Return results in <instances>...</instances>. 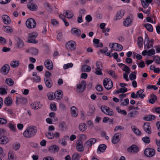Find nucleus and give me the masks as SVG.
<instances>
[{"label":"nucleus","mask_w":160,"mask_h":160,"mask_svg":"<svg viewBox=\"0 0 160 160\" xmlns=\"http://www.w3.org/2000/svg\"><path fill=\"white\" fill-rule=\"evenodd\" d=\"M66 46L68 49L74 51L76 49V43L74 41H70L68 42Z\"/></svg>","instance_id":"1a4fd4ad"},{"label":"nucleus","mask_w":160,"mask_h":160,"mask_svg":"<svg viewBox=\"0 0 160 160\" xmlns=\"http://www.w3.org/2000/svg\"><path fill=\"white\" fill-rule=\"evenodd\" d=\"M127 151L130 152H138L139 151L138 147L135 145H132L127 149Z\"/></svg>","instance_id":"ddd939ff"},{"label":"nucleus","mask_w":160,"mask_h":160,"mask_svg":"<svg viewBox=\"0 0 160 160\" xmlns=\"http://www.w3.org/2000/svg\"><path fill=\"white\" fill-rule=\"evenodd\" d=\"M46 68L49 70H51L53 69L52 63L50 59L46 60L44 62Z\"/></svg>","instance_id":"2eb2a0df"},{"label":"nucleus","mask_w":160,"mask_h":160,"mask_svg":"<svg viewBox=\"0 0 160 160\" xmlns=\"http://www.w3.org/2000/svg\"><path fill=\"white\" fill-rule=\"evenodd\" d=\"M111 44L112 45V46L111 47V48H112L115 51L119 52L121 51L123 49V47L121 45L117 43H110L109 44V46L110 47Z\"/></svg>","instance_id":"6e6552de"},{"label":"nucleus","mask_w":160,"mask_h":160,"mask_svg":"<svg viewBox=\"0 0 160 160\" xmlns=\"http://www.w3.org/2000/svg\"><path fill=\"white\" fill-rule=\"evenodd\" d=\"M142 6L144 8L148 7L149 4L152 2V0H141Z\"/></svg>","instance_id":"cd10ccee"},{"label":"nucleus","mask_w":160,"mask_h":160,"mask_svg":"<svg viewBox=\"0 0 160 160\" xmlns=\"http://www.w3.org/2000/svg\"><path fill=\"white\" fill-rule=\"evenodd\" d=\"M144 91V89H141L137 91L136 92V94L137 95V97H139L141 99L143 98L145 96V94L143 93Z\"/></svg>","instance_id":"4c0bfd02"},{"label":"nucleus","mask_w":160,"mask_h":160,"mask_svg":"<svg viewBox=\"0 0 160 160\" xmlns=\"http://www.w3.org/2000/svg\"><path fill=\"white\" fill-rule=\"evenodd\" d=\"M7 88V86L6 85H3L0 88V94L1 95L6 94L7 93L6 89Z\"/></svg>","instance_id":"72a5a7b5"},{"label":"nucleus","mask_w":160,"mask_h":160,"mask_svg":"<svg viewBox=\"0 0 160 160\" xmlns=\"http://www.w3.org/2000/svg\"><path fill=\"white\" fill-rule=\"evenodd\" d=\"M80 157L79 154L77 153L74 154L72 157V160H79L80 159Z\"/></svg>","instance_id":"5fc2aeb1"},{"label":"nucleus","mask_w":160,"mask_h":160,"mask_svg":"<svg viewBox=\"0 0 160 160\" xmlns=\"http://www.w3.org/2000/svg\"><path fill=\"white\" fill-rule=\"evenodd\" d=\"M71 114L72 117H76L78 115V114L76 113V111L77 109L75 106H72L71 108Z\"/></svg>","instance_id":"f704fd0d"},{"label":"nucleus","mask_w":160,"mask_h":160,"mask_svg":"<svg viewBox=\"0 0 160 160\" xmlns=\"http://www.w3.org/2000/svg\"><path fill=\"white\" fill-rule=\"evenodd\" d=\"M143 129L148 134L151 133V128L150 126V123L148 122H145L144 123L143 125Z\"/></svg>","instance_id":"4468645a"},{"label":"nucleus","mask_w":160,"mask_h":160,"mask_svg":"<svg viewBox=\"0 0 160 160\" xmlns=\"http://www.w3.org/2000/svg\"><path fill=\"white\" fill-rule=\"evenodd\" d=\"M137 44L138 47L141 48L143 46V39L141 37H139L138 38Z\"/></svg>","instance_id":"37998d69"},{"label":"nucleus","mask_w":160,"mask_h":160,"mask_svg":"<svg viewBox=\"0 0 160 160\" xmlns=\"http://www.w3.org/2000/svg\"><path fill=\"white\" fill-rule=\"evenodd\" d=\"M48 99L50 100H52L55 98L54 93L52 92H49L48 93Z\"/></svg>","instance_id":"09e8293b"},{"label":"nucleus","mask_w":160,"mask_h":160,"mask_svg":"<svg viewBox=\"0 0 160 160\" xmlns=\"http://www.w3.org/2000/svg\"><path fill=\"white\" fill-rule=\"evenodd\" d=\"M153 61H154L157 64L160 63V58L159 56L157 55L154 56L153 57Z\"/></svg>","instance_id":"8fccbe9b"},{"label":"nucleus","mask_w":160,"mask_h":160,"mask_svg":"<svg viewBox=\"0 0 160 160\" xmlns=\"http://www.w3.org/2000/svg\"><path fill=\"white\" fill-rule=\"evenodd\" d=\"M103 85L107 90L111 89L113 87L112 82L111 79L108 78H105L103 81Z\"/></svg>","instance_id":"f03ea898"},{"label":"nucleus","mask_w":160,"mask_h":160,"mask_svg":"<svg viewBox=\"0 0 160 160\" xmlns=\"http://www.w3.org/2000/svg\"><path fill=\"white\" fill-rule=\"evenodd\" d=\"M72 34H74L78 37H80L81 34V31L80 30L76 28H72L71 30Z\"/></svg>","instance_id":"5701e85b"},{"label":"nucleus","mask_w":160,"mask_h":160,"mask_svg":"<svg viewBox=\"0 0 160 160\" xmlns=\"http://www.w3.org/2000/svg\"><path fill=\"white\" fill-rule=\"evenodd\" d=\"M108 110L106 112L107 113L106 114L108 115L112 116L114 114V112L112 110H110V108L109 107H108Z\"/></svg>","instance_id":"69168bd1"},{"label":"nucleus","mask_w":160,"mask_h":160,"mask_svg":"<svg viewBox=\"0 0 160 160\" xmlns=\"http://www.w3.org/2000/svg\"><path fill=\"white\" fill-rule=\"evenodd\" d=\"M59 149L58 146L54 145L50 146L49 148V150L51 152L55 153L58 152Z\"/></svg>","instance_id":"a878e982"},{"label":"nucleus","mask_w":160,"mask_h":160,"mask_svg":"<svg viewBox=\"0 0 160 160\" xmlns=\"http://www.w3.org/2000/svg\"><path fill=\"white\" fill-rule=\"evenodd\" d=\"M81 69L82 72H89L91 70V68L90 66L83 65L82 66Z\"/></svg>","instance_id":"c756f323"},{"label":"nucleus","mask_w":160,"mask_h":160,"mask_svg":"<svg viewBox=\"0 0 160 160\" xmlns=\"http://www.w3.org/2000/svg\"><path fill=\"white\" fill-rule=\"evenodd\" d=\"M125 13V11L124 10H120L117 12L116 18H114V20L115 21L118 20L121 18L124 15Z\"/></svg>","instance_id":"6ab92c4d"},{"label":"nucleus","mask_w":160,"mask_h":160,"mask_svg":"<svg viewBox=\"0 0 160 160\" xmlns=\"http://www.w3.org/2000/svg\"><path fill=\"white\" fill-rule=\"evenodd\" d=\"M2 18L5 24L8 25L10 23V18L7 15H3L2 16Z\"/></svg>","instance_id":"f3484780"},{"label":"nucleus","mask_w":160,"mask_h":160,"mask_svg":"<svg viewBox=\"0 0 160 160\" xmlns=\"http://www.w3.org/2000/svg\"><path fill=\"white\" fill-rule=\"evenodd\" d=\"M46 137L49 139H52L54 138V134L49 132L45 133Z\"/></svg>","instance_id":"603ef678"},{"label":"nucleus","mask_w":160,"mask_h":160,"mask_svg":"<svg viewBox=\"0 0 160 160\" xmlns=\"http://www.w3.org/2000/svg\"><path fill=\"white\" fill-rule=\"evenodd\" d=\"M96 65L97 68L95 69L96 71L95 73L98 75H102V73L101 71L102 70L103 67L101 63L97 61L96 63Z\"/></svg>","instance_id":"0eeeda50"},{"label":"nucleus","mask_w":160,"mask_h":160,"mask_svg":"<svg viewBox=\"0 0 160 160\" xmlns=\"http://www.w3.org/2000/svg\"><path fill=\"white\" fill-rule=\"evenodd\" d=\"M37 132V129L36 127L28 126L24 132L23 136L27 138H30L34 137Z\"/></svg>","instance_id":"f257e3e1"},{"label":"nucleus","mask_w":160,"mask_h":160,"mask_svg":"<svg viewBox=\"0 0 160 160\" xmlns=\"http://www.w3.org/2000/svg\"><path fill=\"white\" fill-rule=\"evenodd\" d=\"M12 100L10 97H7L5 99L4 103L7 106H10L12 104Z\"/></svg>","instance_id":"7c9ffc66"},{"label":"nucleus","mask_w":160,"mask_h":160,"mask_svg":"<svg viewBox=\"0 0 160 160\" xmlns=\"http://www.w3.org/2000/svg\"><path fill=\"white\" fill-rule=\"evenodd\" d=\"M155 118L156 117L154 115H150L144 117L143 119L146 121H151L154 120Z\"/></svg>","instance_id":"a19ab883"},{"label":"nucleus","mask_w":160,"mask_h":160,"mask_svg":"<svg viewBox=\"0 0 160 160\" xmlns=\"http://www.w3.org/2000/svg\"><path fill=\"white\" fill-rule=\"evenodd\" d=\"M121 134L119 133H116L114 134L112 139V143L115 144L118 143L120 140L119 136Z\"/></svg>","instance_id":"b1692460"},{"label":"nucleus","mask_w":160,"mask_h":160,"mask_svg":"<svg viewBox=\"0 0 160 160\" xmlns=\"http://www.w3.org/2000/svg\"><path fill=\"white\" fill-rule=\"evenodd\" d=\"M76 147L77 149L80 152H82L83 150L82 142L81 140H78L76 142Z\"/></svg>","instance_id":"a211bd4d"},{"label":"nucleus","mask_w":160,"mask_h":160,"mask_svg":"<svg viewBox=\"0 0 160 160\" xmlns=\"http://www.w3.org/2000/svg\"><path fill=\"white\" fill-rule=\"evenodd\" d=\"M9 69L10 66L9 65L5 64L0 69V72L4 75H6L8 73Z\"/></svg>","instance_id":"f8f14e48"},{"label":"nucleus","mask_w":160,"mask_h":160,"mask_svg":"<svg viewBox=\"0 0 160 160\" xmlns=\"http://www.w3.org/2000/svg\"><path fill=\"white\" fill-rule=\"evenodd\" d=\"M6 83L9 86H12L14 84L13 80L11 78H7L5 81Z\"/></svg>","instance_id":"79ce46f5"},{"label":"nucleus","mask_w":160,"mask_h":160,"mask_svg":"<svg viewBox=\"0 0 160 160\" xmlns=\"http://www.w3.org/2000/svg\"><path fill=\"white\" fill-rule=\"evenodd\" d=\"M133 73H136V72H132L129 75V78L130 80L132 81L136 79V76L135 74H133Z\"/></svg>","instance_id":"864d4df0"},{"label":"nucleus","mask_w":160,"mask_h":160,"mask_svg":"<svg viewBox=\"0 0 160 160\" xmlns=\"http://www.w3.org/2000/svg\"><path fill=\"white\" fill-rule=\"evenodd\" d=\"M44 75L45 77L44 78H46L47 79L51 78L50 77L52 76V74L48 71H46Z\"/></svg>","instance_id":"0e129e2a"},{"label":"nucleus","mask_w":160,"mask_h":160,"mask_svg":"<svg viewBox=\"0 0 160 160\" xmlns=\"http://www.w3.org/2000/svg\"><path fill=\"white\" fill-rule=\"evenodd\" d=\"M38 34L36 32H33L28 34V42L32 43H36L38 41L35 40V38L38 36Z\"/></svg>","instance_id":"7ed1b4c3"},{"label":"nucleus","mask_w":160,"mask_h":160,"mask_svg":"<svg viewBox=\"0 0 160 160\" xmlns=\"http://www.w3.org/2000/svg\"><path fill=\"white\" fill-rule=\"evenodd\" d=\"M27 5L28 8L31 11H35L38 8L37 5L33 3L28 2Z\"/></svg>","instance_id":"dca6fc26"},{"label":"nucleus","mask_w":160,"mask_h":160,"mask_svg":"<svg viewBox=\"0 0 160 160\" xmlns=\"http://www.w3.org/2000/svg\"><path fill=\"white\" fill-rule=\"evenodd\" d=\"M58 127L59 129L61 131L66 130L67 128L66 123L64 121L61 122L59 123Z\"/></svg>","instance_id":"bb28decb"},{"label":"nucleus","mask_w":160,"mask_h":160,"mask_svg":"<svg viewBox=\"0 0 160 160\" xmlns=\"http://www.w3.org/2000/svg\"><path fill=\"white\" fill-rule=\"evenodd\" d=\"M26 25L29 28H33L36 25V23L35 20L32 18H29L26 21Z\"/></svg>","instance_id":"20e7f679"},{"label":"nucleus","mask_w":160,"mask_h":160,"mask_svg":"<svg viewBox=\"0 0 160 160\" xmlns=\"http://www.w3.org/2000/svg\"><path fill=\"white\" fill-rule=\"evenodd\" d=\"M148 56H152L154 55L155 54V51L153 48H151L150 49L148 50Z\"/></svg>","instance_id":"3c124183"},{"label":"nucleus","mask_w":160,"mask_h":160,"mask_svg":"<svg viewBox=\"0 0 160 160\" xmlns=\"http://www.w3.org/2000/svg\"><path fill=\"white\" fill-rule=\"evenodd\" d=\"M132 22V20L131 19L130 17H127L123 22V25L125 27L130 26Z\"/></svg>","instance_id":"393cba45"},{"label":"nucleus","mask_w":160,"mask_h":160,"mask_svg":"<svg viewBox=\"0 0 160 160\" xmlns=\"http://www.w3.org/2000/svg\"><path fill=\"white\" fill-rule=\"evenodd\" d=\"M27 52H29L32 55H36L38 54V50L36 48H31L26 50Z\"/></svg>","instance_id":"aec40b11"},{"label":"nucleus","mask_w":160,"mask_h":160,"mask_svg":"<svg viewBox=\"0 0 160 160\" xmlns=\"http://www.w3.org/2000/svg\"><path fill=\"white\" fill-rule=\"evenodd\" d=\"M145 41H147V43H145V42L144 43V48L148 49L151 48L153 47L154 40L152 39L149 40V37L147 35L145 37Z\"/></svg>","instance_id":"39448f33"},{"label":"nucleus","mask_w":160,"mask_h":160,"mask_svg":"<svg viewBox=\"0 0 160 160\" xmlns=\"http://www.w3.org/2000/svg\"><path fill=\"white\" fill-rule=\"evenodd\" d=\"M95 110V108L94 106H90L89 111L87 113L88 115V116H91L94 113Z\"/></svg>","instance_id":"473e14b6"},{"label":"nucleus","mask_w":160,"mask_h":160,"mask_svg":"<svg viewBox=\"0 0 160 160\" xmlns=\"http://www.w3.org/2000/svg\"><path fill=\"white\" fill-rule=\"evenodd\" d=\"M24 43L23 41L20 38H18V41L17 42V47L19 48H21L23 47Z\"/></svg>","instance_id":"de8ad7c7"},{"label":"nucleus","mask_w":160,"mask_h":160,"mask_svg":"<svg viewBox=\"0 0 160 160\" xmlns=\"http://www.w3.org/2000/svg\"><path fill=\"white\" fill-rule=\"evenodd\" d=\"M40 103L38 102H34L31 104V108L34 109H38L41 108V105L40 104Z\"/></svg>","instance_id":"c85d7f7f"},{"label":"nucleus","mask_w":160,"mask_h":160,"mask_svg":"<svg viewBox=\"0 0 160 160\" xmlns=\"http://www.w3.org/2000/svg\"><path fill=\"white\" fill-rule=\"evenodd\" d=\"M44 83L46 86L48 88H50L52 86V81L51 78L47 79L46 78H44Z\"/></svg>","instance_id":"412c9836"},{"label":"nucleus","mask_w":160,"mask_h":160,"mask_svg":"<svg viewBox=\"0 0 160 160\" xmlns=\"http://www.w3.org/2000/svg\"><path fill=\"white\" fill-rule=\"evenodd\" d=\"M55 98L58 100H60L62 97L63 94L62 91L61 90H57L54 93Z\"/></svg>","instance_id":"4be33fe9"},{"label":"nucleus","mask_w":160,"mask_h":160,"mask_svg":"<svg viewBox=\"0 0 160 160\" xmlns=\"http://www.w3.org/2000/svg\"><path fill=\"white\" fill-rule=\"evenodd\" d=\"M50 109L52 111H55L57 109L56 106L54 103L50 104Z\"/></svg>","instance_id":"338daca9"},{"label":"nucleus","mask_w":160,"mask_h":160,"mask_svg":"<svg viewBox=\"0 0 160 160\" xmlns=\"http://www.w3.org/2000/svg\"><path fill=\"white\" fill-rule=\"evenodd\" d=\"M4 31L8 33H11L13 32V30L10 26H3Z\"/></svg>","instance_id":"49530a36"},{"label":"nucleus","mask_w":160,"mask_h":160,"mask_svg":"<svg viewBox=\"0 0 160 160\" xmlns=\"http://www.w3.org/2000/svg\"><path fill=\"white\" fill-rule=\"evenodd\" d=\"M32 79L33 80V81L36 83L39 82L41 81V78L39 76L34 77L32 78Z\"/></svg>","instance_id":"052dcab7"},{"label":"nucleus","mask_w":160,"mask_h":160,"mask_svg":"<svg viewBox=\"0 0 160 160\" xmlns=\"http://www.w3.org/2000/svg\"><path fill=\"white\" fill-rule=\"evenodd\" d=\"M147 88L148 89H153L154 90H156L158 89V88L155 85H148L147 86Z\"/></svg>","instance_id":"4d7b16f0"},{"label":"nucleus","mask_w":160,"mask_h":160,"mask_svg":"<svg viewBox=\"0 0 160 160\" xmlns=\"http://www.w3.org/2000/svg\"><path fill=\"white\" fill-rule=\"evenodd\" d=\"M144 26L148 31L150 32H153V29L152 26L151 24L148 23H146L144 25Z\"/></svg>","instance_id":"a18cd8bd"},{"label":"nucleus","mask_w":160,"mask_h":160,"mask_svg":"<svg viewBox=\"0 0 160 160\" xmlns=\"http://www.w3.org/2000/svg\"><path fill=\"white\" fill-rule=\"evenodd\" d=\"M138 114V112L136 111H134L131 112L129 113V115L130 117H134L135 115Z\"/></svg>","instance_id":"bf43d9fd"},{"label":"nucleus","mask_w":160,"mask_h":160,"mask_svg":"<svg viewBox=\"0 0 160 160\" xmlns=\"http://www.w3.org/2000/svg\"><path fill=\"white\" fill-rule=\"evenodd\" d=\"M27 101L28 100L27 98L22 96L19 98L17 97L15 102L18 105L19 104L18 102L22 104L25 105L27 103Z\"/></svg>","instance_id":"9b49d317"},{"label":"nucleus","mask_w":160,"mask_h":160,"mask_svg":"<svg viewBox=\"0 0 160 160\" xmlns=\"http://www.w3.org/2000/svg\"><path fill=\"white\" fill-rule=\"evenodd\" d=\"M86 82L84 80H82L80 84H77V88L78 92L80 93L83 92L86 88Z\"/></svg>","instance_id":"9d476101"},{"label":"nucleus","mask_w":160,"mask_h":160,"mask_svg":"<svg viewBox=\"0 0 160 160\" xmlns=\"http://www.w3.org/2000/svg\"><path fill=\"white\" fill-rule=\"evenodd\" d=\"M8 141L7 137L5 136L0 137V144H5L7 143Z\"/></svg>","instance_id":"58836bf2"},{"label":"nucleus","mask_w":160,"mask_h":160,"mask_svg":"<svg viewBox=\"0 0 160 160\" xmlns=\"http://www.w3.org/2000/svg\"><path fill=\"white\" fill-rule=\"evenodd\" d=\"M144 153L146 156L151 158L154 156L155 153V150L154 149L147 148L145 149Z\"/></svg>","instance_id":"423d86ee"},{"label":"nucleus","mask_w":160,"mask_h":160,"mask_svg":"<svg viewBox=\"0 0 160 160\" xmlns=\"http://www.w3.org/2000/svg\"><path fill=\"white\" fill-rule=\"evenodd\" d=\"M64 14H65V16H67V17L68 18H71L73 16V14L71 10H68L67 11H64Z\"/></svg>","instance_id":"2f4dec72"},{"label":"nucleus","mask_w":160,"mask_h":160,"mask_svg":"<svg viewBox=\"0 0 160 160\" xmlns=\"http://www.w3.org/2000/svg\"><path fill=\"white\" fill-rule=\"evenodd\" d=\"M73 63H68L64 65L63 68L65 69H66L69 68H72L73 67Z\"/></svg>","instance_id":"680f3d73"},{"label":"nucleus","mask_w":160,"mask_h":160,"mask_svg":"<svg viewBox=\"0 0 160 160\" xmlns=\"http://www.w3.org/2000/svg\"><path fill=\"white\" fill-rule=\"evenodd\" d=\"M92 144H91V143L90 142V141L88 140L84 144V147H85L88 148L89 147H91L92 146Z\"/></svg>","instance_id":"774afa93"},{"label":"nucleus","mask_w":160,"mask_h":160,"mask_svg":"<svg viewBox=\"0 0 160 160\" xmlns=\"http://www.w3.org/2000/svg\"><path fill=\"white\" fill-rule=\"evenodd\" d=\"M79 130L82 131L84 132L85 131L87 128V126L86 124L85 123H81L79 126Z\"/></svg>","instance_id":"e433bc0d"},{"label":"nucleus","mask_w":160,"mask_h":160,"mask_svg":"<svg viewBox=\"0 0 160 160\" xmlns=\"http://www.w3.org/2000/svg\"><path fill=\"white\" fill-rule=\"evenodd\" d=\"M142 141L145 143L148 144L150 142V139L149 137H145L142 138Z\"/></svg>","instance_id":"6e6d98bb"},{"label":"nucleus","mask_w":160,"mask_h":160,"mask_svg":"<svg viewBox=\"0 0 160 160\" xmlns=\"http://www.w3.org/2000/svg\"><path fill=\"white\" fill-rule=\"evenodd\" d=\"M108 73L112 78H116L117 77L116 75H115V72L112 70H110L108 71Z\"/></svg>","instance_id":"e2e57ef3"},{"label":"nucleus","mask_w":160,"mask_h":160,"mask_svg":"<svg viewBox=\"0 0 160 160\" xmlns=\"http://www.w3.org/2000/svg\"><path fill=\"white\" fill-rule=\"evenodd\" d=\"M19 64V62L18 60H13L10 62V65L13 68L18 67Z\"/></svg>","instance_id":"c9c22d12"},{"label":"nucleus","mask_w":160,"mask_h":160,"mask_svg":"<svg viewBox=\"0 0 160 160\" xmlns=\"http://www.w3.org/2000/svg\"><path fill=\"white\" fill-rule=\"evenodd\" d=\"M131 128L133 131L136 134L140 136L142 134V133L141 131L138 129L137 127L135 126H132L131 127Z\"/></svg>","instance_id":"ea45409f"},{"label":"nucleus","mask_w":160,"mask_h":160,"mask_svg":"<svg viewBox=\"0 0 160 160\" xmlns=\"http://www.w3.org/2000/svg\"><path fill=\"white\" fill-rule=\"evenodd\" d=\"M122 70L123 71H125L126 73H129L130 72V68L126 65L122 69Z\"/></svg>","instance_id":"13d9d810"},{"label":"nucleus","mask_w":160,"mask_h":160,"mask_svg":"<svg viewBox=\"0 0 160 160\" xmlns=\"http://www.w3.org/2000/svg\"><path fill=\"white\" fill-rule=\"evenodd\" d=\"M106 148V146L104 144L100 145L98 148V150L100 152H103Z\"/></svg>","instance_id":"c03bdc74"}]
</instances>
